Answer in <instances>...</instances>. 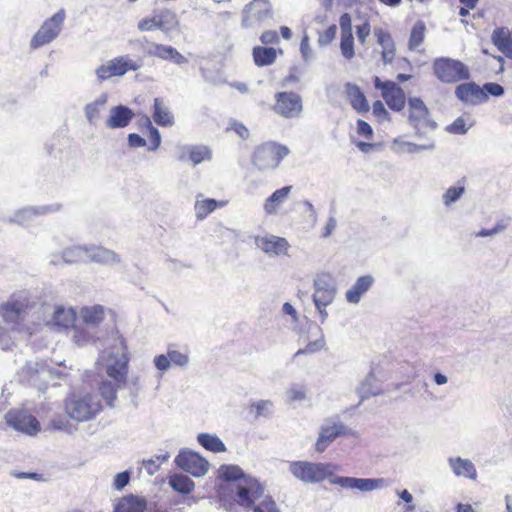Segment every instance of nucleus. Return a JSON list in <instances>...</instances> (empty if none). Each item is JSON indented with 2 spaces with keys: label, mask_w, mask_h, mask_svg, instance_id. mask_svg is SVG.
Wrapping results in <instances>:
<instances>
[{
  "label": "nucleus",
  "mask_w": 512,
  "mask_h": 512,
  "mask_svg": "<svg viewBox=\"0 0 512 512\" xmlns=\"http://www.w3.org/2000/svg\"><path fill=\"white\" fill-rule=\"evenodd\" d=\"M146 501L143 498L130 495L122 498L115 506L113 512H143L146 509Z\"/></svg>",
  "instance_id": "39"
},
{
  "label": "nucleus",
  "mask_w": 512,
  "mask_h": 512,
  "mask_svg": "<svg viewBox=\"0 0 512 512\" xmlns=\"http://www.w3.org/2000/svg\"><path fill=\"white\" fill-rule=\"evenodd\" d=\"M382 97L388 107L394 111H401L405 106V93L395 82L383 93Z\"/></svg>",
  "instance_id": "32"
},
{
  "label": "nucleus",
  "mask_w": 512,
  "mask_h": 512,
  "mask_svg": "<svg viewBox=\"0 0 512 512\" xmlns=\"http://www.w3.org/2000/svg\"><path fill=\"white\" fill-rule=\"evenodd\" d=\"M273 17V10L268 0H253L242 11V26L255 28Z\"/></svg>",
  "instance_id": "10"
},
{
  "label": "nucleus",
  "mask_w": 512,
  "mask_h": 512,
  "mask_svg": "<svg viewBox=\"0 0 512 512\" xmlns=\"http://www.w3.org/2000/svg\"><path fill=\"white\" fill-rule=\"evenodd\" d=\"M465 193L464 186H452L449 187L446 192L442 195L443 204L446 207L451 206L457 202Z\"/></svg>",
  "instance_id": "52"
},
{
  "label": "nucleus",
  "mask_w": 512,
  "mask_h": 512,
  "mask_svg": "<svg viewBox=\"0 0 512 512\" xmlns=\"http://www.w3.org/2000/svg\"><path fill=\"white\" fill-rule=\"evenodd\" d=\"M219 477L228 482L236 481L235 485V501L238 504L239 487L246 482L247 479L257 480L256 478L246 475L238 465H222L219 468Z\"/></svg>",
  "instance_id": "24"
},
{
  "label": "nucleus",
  "mask_w": 512,
  "mask_h": 512,
  "mask_svg": "<svg viewBox=\"0 0 512 512\" xmlns=\"http://www.w3.org/2000/svg\"><path fill=\"white\" fill-rule=\"evenodd\" d=\"M108 102V94L101 93L95 100L87 103L83 108L85 119L90 125H96L100 119L101 112Z\"/></svg>",
  "instance_id": "29"
},
{
  "label": "nucleus",
  "mask_w": 512,
  "mask_h": 512,
  "mask_svg": "<svg viewBox=\"0 0 512 512\" xmlns=\"http://www.w3.org/2000/svg\"><path fill=\"white\" fill-rule=\"evenodd\" d=\"M336 31H337L336 25H331L330 27H328L324 31V33L322 35H320V37L318 39L319 45L324 46V45L329 44L335 38Z\"/></svg>",
  "instance_id": "64"
},
{
  "label": "nucleus",
  "mask_w": 512,
  "mask_h": 512,
  "mask_svg": "<svg viewBox=\"0 0 512 512\" xmlns=\"http://www.w3.org/2000/svg\"><path fill=\"white\" fill-rule=\"evenodd\" d=\"M374 35L377 39V43L382 47V50H390L396 48L395 42L388 31L382 29L381 27H375Z\"/></svg>",
  "instance_id": "51"
},
{
  "label": "nucleus",
  "mask_w": 512,
  "mask_h": 512,
  "mask_svg": "<svg viewBox=\"0 0 512 512\" xmlns=\"http://www.w3.org/2000/svg\"><path fill=\"white\" fill-rule=\"evenodd\" d=\"M340 436L341 432L338 430L337 422H327L323 424L320 427L319 436L315 443V450L319 453L324 452L327 447Z\"/></svg>",
  "instance_id": "27"
},
{
  "label": "nucleus",
  "mask_w": 512,
  "mask_h": 512,
  "mask_svg": "<svg viewBox=\"0 0 512 512\" xmlns=\"http://www.w3.org/2000/svg\"><path fill=\"white\" fill-rule=\"evenodd\" d=\"M340 49L343 57L350 60L354 57V38L353 34L341 35Z\"/></svg>",
  "instance_id": "54"
},
{
  "label": "nucleus",
  "mask_w": 512,
  "mask_h": 512,
  "mask_svg": "<svg viewBox=\"0 0 512 512\" xmlns=\"http://www.w3.org/2000/svg\"><path fill=\"white\" fill-rule=\"evenodd\" d=\"M62 209V204L52 203L49 205L26 206L21 208L7 218L8 223H16L18 225H26L33 221L36 217L45 216L48 214L59 212Z\"/></svg>",
  "instance_id": "15"
},
{
  "label": "nucleus",
  "mask_w": 512,
  "mask_h": 512,
  "mask_svg": "<svg viewBox=\"0 0 512 512\" xmlns=\"http://www.w3.org/2000/svg\"><path fill=\"white\" fill-rule=\"evenodd\" d=\"M273 110L284 118H297L301 115L303 104L301 96L295 92H278L274 96Z\"/></svg>",
  "instance_id": "11"
},
{
  "label": "nucleus",
  "mask_w": 512,
  "mask_h": 512,
  "mask_svg": "<svg viewBox=\"0 0 512 512\" xmlns=\"http://www.w3.org/2000/svg\"><path fill=\"white\" fill-rule=\"evenodd\" d=\"M155 17L158 29H160L164 34L170 35L172 32L178 30L179 21L177 15L173 11L165 9L155 13Z\"/></svg>",
  "instance_id": "33"
},
{
  "label": "nucleus",
  "mask_w": 512,
  "mask_h": 512,
  "mask_svg": "<svg viewBox=\"0 0 512 512\" xmlns=\"http://www.w3.org/2000/svg\"><path fill=\"white\" fill-rule=\"evenodd\" d=\"M455 96L465 104L477 105L487 101V93L475 82H465L455 88Z\"/></svg>",
  "instance_id": "19"
},
{
  "label": "nucleus",
  "mask_w": 512,
  "mask_h": 512,
  "mask_svg": "<svg viewBox=\"0 0 512 512\" xmlns=\"http://www.w3.org/2000/svg\"><path fill=\"white\" fill-rule=\"evenodd\" d=\"M95 74L99 81H104L115 76L117 77L114 65L111 63V60L97 67Z\"/></svg>",
  "instance_id": "55"
},
{
  "label": "nucleus",
  "mask_w": 512,
  "mask_h": 512,
  "mask_svg": "<svg viewBox=\"0 0 512 512\" xmlns=\"http://www.w3.org/2000/svg\"><path fill=\"white\" fill-rule=\"evenodd\" d=\"M76 316L72 309L58 307L55 309L52 322L58 327L68 328L75 322Z\"/></svg>",
  "instance_id": "44"
},
{
  "label": "nucleus",
  "mask_w": 512,
  "mask_h": 512,
  "mask_svg": "<svg viewBox=\"0 0 512 512\" xmlns=\"http://www.w3.org/2000/svg\"><path fill=\"white\" fill-rule=\"evenodd\" d=\"M153 363H154L156 369L162 373L168 371L171 367L170 359H169L167 353L156 355L154 357Z\"/></svg>",
  "instance_id": "60"
},
{
  "label": "nucleus",
  "mask_w": 512,
  "mask_h": 512,
  "mask_svg": "<svg viewBox=\"0 0 512 512\" xmlns=\"http://www.w3.org/2000/svg\"><path fill=\"white\" fill-rule=\"evenodd\" d=\"M102 409L101 401L97 395L72 394L65 401V412L70 419L76 422L92 420Z\"/></svg>",
  "instance_id": "4"
},
{
  "label": "nucleus",
  "mask_w": 512,
  "mask_h": 512,
  "mask_svg": "<svg viewBox=\"0 0 512 512\" xmlns=\"http://www.w3.org/2000/svg\"><path fill=\"white\" fill-rule=\"evenodd\" d=\"M448 464L457 477H466L472 480L477 477L475 465L469 459L450 457L448 458Z\"/></svg>",
  "instance_id": "30"
},
{
  "label": "nucleus",
  "mask_w": 512,
  "mask_h": 512,
  "mask_svg": "<svg viewBox=\"0 0 512 512\" xmlns=\"http://www.w3.org/2000/svg\"><path fill=\"white\" fill-rule=\"evenodd\" d=\"M357 132L360 136L367 139H371L373 137V129L371 125L362 119L357 120Z\"/></svg>",
  "instance_id": "63"
},
{
  "label": "nucleus",
  "mask_w": 512,
  "mask_h": 512,
  "mask_svg": "<svg viewBox=\"0 0 512 512\" xmlns=\"http://www.w3.org/2000/svg\"><path fill=\"white\" fill-rule=\"evenodd\" d=\"M374 283V277L369 274L357 278L355 283L346 291L345 297L347 302L352 304L359 303L362 296L369 291Z\"/></svg>",
  "instance_id": "25"
},
{
  "label": "nucleus",
  "mask_w": 512,
  "mask_h": 512,
  "mask_svg": "<svg viewBox=\"0 0 512 512\" xmlns=\"http://www.w3.org/2000/svg\"><path fill=\"white\" fill-rule=\"evenodd\" d=\"M117 77L125 75L128 71H137L142 67V61L132 60L128 55L111 59Z\"/></svg>",
  "instance_id": "40"
},
{
  "label": "nucleus",
  "mask_w": 512,
  "mask_h": 512,
  "mask_svg": "<svg viewBox=\"0 0 512 512\" xmlns=\"http://www.w3.org/2000/svg\"><path fill=\"white\" fill-rule=\"evenodd\" d=\"M175 464L194 477L204 476L209 469V462L190 449H182L175 458Z\"/></svg>",
  "instance_id": "12"
},
{
  "label": "nucleus",
  "mask_w": 512,
  "mask_h": 512,
  "mask_svg": "<svg viewBox=\"0 0 512 512\" xmlns=\"http://www.w3.org/2000/svg\"><path fill=\"white\" fill-rule=\"evenodd\" d=\"M426 35V25L422 20H418L413 25L409 40L408 48L412 51H418L419 47L423 44Z\"/></svg>",
  "instance_id": "43"
},
{
  "label": "nucleus",
  "mask_w": 512,
  "mask_h": 512,
  "mask_svg": "<svg viewBox=\"0 0 512 512\" xmlns=\"http://www.w3.org/2000/svg\"><path fill=\"white\" fill-rule=\"evenodd\" d=\"M7 424L16 431L34 435L39 432L40 425L35 417L22 411H9L5 414Z\"/></svg>",
  "instance_id": "17"
},
{
  "label": "nucleus",
  "mask_w": 512,
  "mask_h": 512,
  "mask_svg": "<svg viewBox=\"0 0 512 512\" xmlns=\"http://www.w3.org/2000/svg\"><path fill=\"white\" fill-rule=\"evenodd\" d=\"M371 33V26L368 21H365L362 25L356 26L357 39L361 44H365L367 37Z\"/></svg>",
  "instance_id": "62"
},
{
  "label": "nucleus",
  "mask_w": 512,
  "mask_h": 512,
  "mask_svg": "<svg viewBox=\"0 0 512 512\" xmlns=\"http://www.w3.org/2000/svg\"><path fill=\"white\" fill-rule=\"evenodd\" d=\"M66 17L64 9H60L50 18L45 20L30 40V48L35 50L54 41L62 31Z\"/></svg>",
  "instance_id": "9"
},
{
  "label": "nucleus",
  "mask_w": 512,
  "mask_h": 512,
  "mask_svg": "<svg viewBox=\"0 0 512 512\" xmlns=\"http://www.w3.org/2000/svg\"><path fill=\"white\" fill-rule=\"evenodd\" d=\"M288 154V147L276 142H267L255 148L252 164L260 171L275 169Z\"/></svg>",
  "instance_id": "7"
},
{
  "label": "nucleus",
  "mask_w": 512,
  "mask_h": 512,
  "mask_svg": "<svg viewBox=\"0 0 512 512\" xmlns=\"http://www.w3.org/2000/svg\"><path fill=\"white\" fill-rule=\"evenodd\" d=\"M435 77L442 83L453 84L470 79L469 67L458 59L438 57L432 62Z\"/></svg>",
  "instance_id": "5"
},
{
  "label": "nucleus",
  "mask_w": 512,
  "mask_h": 512,
  "mask_svg": "<svg viewBox=\"0 0 512 512\" xmlns=\"http://www.w3.org/2000/svg\"><path fill=\"white\" fill-rule=\"evenodd\" d=\"M344 92L350 105L357 113L363 114L370 110L367 98L358 85L347 82L344 85Z\"/></svg>",
  "instance_id": "23"
},
{
  "label": "nucleus",
  "mask_w": 512,
  "mask_h": 512,
  "mask_svg": "<svg viewBox=\"0 0 512 512\" xmlns=\"http://www.w3.org/2000/svg\"><path fill=\"white\" fill-rule=\"evenodd\" d=\"M273 402L270 400H260L253 402L250 406V413L255 410V418L270 417L273 413Z\"/></svg>",
  "instance_id": "50"
},
{
  "label": "nucleus",
  "mask_w": 512,
  "mask_h": 512,
  "mask_svg": "<svg viewBox=\"0 0 512 512\" xmlns=\"http://www.w3.org/2000/svg\"><path fill=\"white\" fill-rule=\"evenodd\" d=\"M408 121L414 128L417 137H425L437 128V123L431 118L426 104L419 97L408 99Z\"/></svg>",
  "instance_id": "8"
},
{
  "label": "nucleus",
  "mask_w": 512,
  "mask_h": 512,
  "mask_svg": "<svg viewBox=\"0 0 512 512\" xmlns=\"http://www.w3.org/2000/svg\"><path fill=\"white\" fill-rule=\"evenodd\" d=\"M171 488L181 494H189L194 489V482L188 476L174 474L169 479Z\"/></svg>",
  "instance_id": "45"
},
{
  "label": "nucleus",
  "mask_w": 512,
  "mask_h": 512,
  "mask_svg": "<svg viewBox=\"0 0 512 512\" xmlns=\"http://www.w3.org/2000/svg\"><path fill=\"white\" fill-rule=\"evenodd\" d=\"M255 245L269 257L285 255L290 248L288 241L275 235L255 236Z\"/></svg>",
  "instance_id": "18"
},
{
  "label": "nucleus",
  "mask_w": 512,
  "mask_h": 512,
  "mask_svg": "<svg viewBox=\"0 0 512 512\" xmlns=\"http://www.w3.org/2000/svg\"><path fill=\"white\" fill-rule=\"evenodd\" d=\"M27 369L31 375L32 381H35L34 377H38L43 383H47L49 379L60 375V372L54 368H50L45 363L30 362L27 364Z\"/></svg>",
  "instance_id": "35"
},
{
  "label": "nucleus",
  "mask_w": 512,
  "mask_h": 512,
  "mask_svg": "<svg viewBox=\"0 0 512 512\" xmlns=\"http://www.w3.org/2000/svg\"><path fill=\"white\" fill-rule=\"evenodd\" d=\"M252 54L255 64L259 67L273 64L277 57L273 47L256 46L253 48Z\"/></svg>",
  "instance_id": "41"
},
{
  "label": "nucleus",
  "mask_w": 512,
  "mask_h": 512,
  "mask_svg": "<svg viewBox=\"0 0 512 512\" xmlns=\"http://www.w3.org/2000/svg\"><path fill=\"white\" fill-rule=\"evenodd\" d=\"M63 261L66 264H75L80 262H87V245H74L65 248L61 256L54 255L51 263L57 265Z\"/></svg>",
  "instance_id": "26"
},
{
  "label": "nucleus",
  "mask_w": 512,
  "mask_h": 512,
  "mask_svg": "<svg viewBox=\"0 0 512 512\" xmlns=\"http://www.w3.org/2000/svg\"><path fill=\"white\" fill-rule=\"evenodd\" d=\"M293 187L284 186L280 189L275 190L265 201L263 209L266 215H276L279 212V208L288 199Z\"/></svg>",
  "instance_id": "28"
},
{
  "label": "nucleus",
  "mask_w": 512,
  "mask_h": 512,
  "mask_svg": "<svg viewBox=\"0 0 512 512\" xmlns=\"http://www.w3.org/2000/svg\"><path fill=\"white\" fill-rule=\"evenodd\" d=\"M167 355L170 359L171 365H175L178 367H186L189 363V356L185 353H182L178 350L168 349Z\"/></svg>",
  "instance_id": "56"
},
{
  "label": "nucleus",
  "mask_w": 512,
  "mask_h": 512,
  "mask_svg": "<svg viewBox=\"0 0 512 512\" xmlns=\"http://www.w3.org/2000/svg\"><path fill=\"white\" fill-rule=\"evenodd\" d=\"M315 327H316V329L318 331L319 337L316 340H314V341H310L306 345V347L304 349H299L295 353V356H298V355H301V354L316 353V352L320 351L321 349H323L325 347L326 341H325L322 329L318 325H315Z\"/></svg>",
  "instance_id": "48"
},
{
  "label": "nucleus",
  "mask_w": 512,
  "mask_h": 512,
  "mask_svg": "<svg viewBox=\"0 0 512 512\" xmlns=\"http://www.w3.org/2000/svg\"><path fill=\"white\" fill-rule=\"evenodd\" d=\"M285 395L288 403L302 402L306 399V390L299 384H293L287 389Z\"/></svg>",
  "instance_id": "53"
},
{
  "label": "nucleus",
  "mask_w": 512,
  "mask_h": 512,
  "mask_svg": "<svg viewBox=\"0 0 512 512\" xmlns=\"http://www.w3.org/2000/svg\"><path fill=\"white\" fill-rule=\"evenodd\" d=\"M87 262L112 266L121 262L120 256L113 250L103 246L87 245Z\"/></svg>",
  "instance_id": "21"
},
{
  "label": "nucleus",
  "mask_w": 512,
  "mask_h": 512,
  "mask_svg": "<svg viewBox=\"0 0 512 512\" xmlns=\"http://www.w3.org/2000/svg\"><path fill=\"white\" fill-rule=\"evenodd\" d=\"M313 302L315 307L330 305L336 296L334 279L328 273L317 274L313 281Z\"/></svg>",
  "instance_id": "13"
},
{
  "label": "nucleus",
  "mask_w": 512,
  "mask_h": 512,
  "mask_svg": "<svg viewBox=\"0 0 512 512\" xmlns=\"http://www.w3.org/2000/svg\"><path fill=\"white\" fill-rule=\"evenodd\" d=\"M435 149V143L433 140H428L424 144H415L409 141H404L401 138L394 139L392 143V150L396 153L403 154H414L421 151H432Z\"/></svg>",
  "instance_id": "31"
},
{
  "label": "nucleus",
  "mask_w": 512,
  "mask_h": 512,
  "mask_svg": "<svg viewBox=\"0 0 512 512\" xmlns=\"http://www.w3.org/2000/svg\"><path fill=\"white\" fill-rule=\"evenodd\" d=\"M138 42L149 57L169 60L178 65L187 63V58L172 46L150 42L146 38L140 39Z\"/></svg>",
  "instance_id": "14"
},
{
  "label": "nucleus",
  "mask_w": 512,
  "mask_h": 512,
  "mask_svg": "<svg viewBox=\"0 0 512 512\" xmlns=\"http://www.w3.org/2000/svg\"><path fill=\"white\" fill-rule=\"evenodd\" d=\"M361 401L381 394L382 390L373 372H370L357 388Z\"/></svg>",
  "instance_id": "36"
},
{
  "label": "nucleus",
  "mask_w": 512,
  "mask_h": 512,
  "mask_svg": "<svg viewBox=\"0 0 512 512\" xmlns=\"http://www.w3.org/2000/svg\"><path fill=\"white\" fill-rule=\"evenodd\" d=\"M468 127H466V123H465V120L463 119V117H458L457 119L454 120V122L452 124H450L449 126H447L446 130L451 133V134H455V135H464L468 132Z\"/></svg>",
  "instance_id": "58"
},
{
  "label": "nucleus",
  "mask_w": 512,
  "mask_h": 512,
  "mask_svg": "<svg viewBox=\"0 0 512 512\" xmlns=\"http://www.w3.org/2000/svg\"><path fill=\"white\" fill-rule=\"evenodd\" d=\"M153 108V119L158 125L167 127L174 124V116L162 99L155 98Z\"/></svg>",
  "instance_id": "38"
},
{
  "label": "nucleus",
  "mask_w": 512,
  "mask_h": 512,
  "mask_svg": "<svg viewBox=\"0 0 512 512\" xmlns=\"http://www.w3.org/2000/svg\"><path fill=\"white\" fill-rule=\"evenodd\" d=\"M330 483L333 485H338L342 488L357 489L362 492L381 489L385 486V480L382 478L374 479L337 476L330 479Z\"/></svg>",
  "instance_id": "16"
},
{
  "label": "nucleus",
  "mask_w": 512,
  "mask_h": 512,
  "mask_svg": "<svg viewBox=\"0 0 512 512\" xmlns=\"http://www.w3.org/2000/svg\"><path fill=\"white\" fill-rule=\"evenodd\" d=\"M336 470L331 463L294 461L289 465L290 473L305 484L320 483L332 476Z\"/></svg>",
  "instance_id": "6"
},
{
  "label": "nucleus",
  "mask_w": 512,
  "mask_h": 512,
  "mask_svg": "<svg viewBox=\"0 0 512 512\" xmlns=\"http://www.w3.org/2000/svg\"><path fill=\"white\" fill-rule=\"evenodd\" d=\"M217 206L218 202L215 199H197L194 206L196 218L198 220H203L208 214L213 212L217 208Z\"/></svg>",
  "instance_id": "46"
},
{
  "label": "nucleus",
  "mask_w": 512,
  "mask_h": 512,
  "mask_svg": "<svg viewBox=\"0 0 512 512\" xmlns=\"http://www.w3.org/2000/svg\"><path fill=\"white\" fill-rule=\"evenodd\" d=\"M491 39L499 51H501L506 57L512 59V38L508 30L505 28L495 29L492 33Z\"/></svg>",
  "instance_id": "34"
},
{
  "label": "nucleus",
  "mask_w": 512,
  "mask_h": 512,
  "mask_svg": "<svg viewBox=\"0 0 512 512\" xmlns=\"http://www.w3.org/2000/svg\"><path fill=\"white\" fill-rule=\"evenodd\" d=\"M32 307L30 292H14L9 299L0 304V349L7 350L12 344V334L25 319Z\"/></svg>",
  "instance_id": "1"
},
{
  "label": "nucleus",
  "mask_w": 512,
  "mask_h": 512,
  "mask_svg": "<svg viewBox=\"0 0 512 512\" xmlns=\"http://www.w3.org/2000/svg\"><path fill=\"white\" fill-rule=\"evenodd\" d=\"M177 158L179 161H191L194 165H198L211 159V151L204 145H184L178 148Z\"/></svg>",
  "instance_id": "22"
},
{
  "label": "nucleus",
  "mask_w": 512,
  "mask_h": 512,
  "mask_svg": "<svg viewBox=\"0 0 512 512\" xmlns=\"http://www.w3.org/2000/svg\"><path fill=\"white\" fill-rule=\"evenodd\" d=\"M135 114L128 106L119 104L110 108L109 116L105 126L110 129H121L127 127L133 120Z\"/></svg>",
  "instance_id": "20"
},
{
  "label": "nucleus",
  "mask_w": 512,
  "mask_h": 512,
  "mask_svg": "<svg viewBox=\"0 0 512 512\" xmlns=\"http://www.w3.org/2000/svg\"><path fill=\"white\" fill-rule=\"evenodd\" d=\"M105 310L101 305H95L92 307H83L80 312V316L83 323L91 328H95L104 320Z\"/></svg>",
  "instance_id": "37"
},
{
  "label": "nucleus",
  "mask_w": 512,
  "mask_h": 512,
  "mask_svg": "<svg viewBox=\"0 0 512 512\" xmlns=\"http://www.w3.org/2000/svg\"><path fill=\"white\" fill-rule=\"evenodd\" d=\"M137 28L141 32L154 31V30L158 29V25H157V20H156L155 14L151 18H143V19H141L138 22V24H137Z\"/></svg>",
  "instance_id": "61"
},
{
  "label": "nucleus",
  "mask_w": 512,
  "mask_h": 512,
  "mask_svg": "<svg viewBox=\"0 0 512 512\" xmlns=\"http://www.w3.org/2000/svg\"><path fill=\"white\" fill-rule=\"evenodd\" d=\"M92 329L91 327H81V326H75L74 327V335L73 339L76 344L82 346L89 344L91 342L95 341V334L94 332L90 331Z\"/></svg>",
  "instance_id": "49"
},
{
  "label": "nucleus",
  "mask_w": 512,
  "mask_h": 512,
  "mask_svg": "<svg viewBox=\"0 0 512 512\" xmlns=\"http://www.w3.org/2000/svg\"><path fill=\"white\" fill-rule=\"evenodd\" d=\"M121 383H112L111 381H103L99 387L101 397L106 401L107 405L112 407L116 399L117 389Z\"/></svg>",
  "instance_id": "47"
},
{
  "label": "nucleus",
  "mask_w": 512,
  "mask_h": 512,
  "mask_svg": "<svg viewBox=\"0 0 512 512\" xmlns=\"http://www.w3.org/2000/svg\"><path fill=\"white\" fill-rule=\"evenodd\" d=\"M97 363L101 365L106 374L116 383H125L128 373L129 357L123 339L101 352Z\"/></svg>",
  "instance_id": "3"
},
{
  "label": "nucleus",
  "mask_w": 512,
  "mask_h": 512,
  "mask_svg": "<svg viewBox=\"0 0 512 512\" xmlns=\"http://www.w3.org/2000/svg\"><path fill=\"white\" fill-rule=\"evenodd\" d=\"M482 89L485 93H487V99L489 98V95L494 97H500L504 94L505 90L504 87L498 83L494 82H487L482 86Z\"/></svg>",
  "instance_id": "59"
},
{
  "label": "nucleus",
  "mask_w": 512,
  "mask_h": 512,
  "mask_svg": "<svg viewBox=\"0 0 512 512\" xmlns=\"http://www.w3.org/2000/svg\"><path fill=\"white\" fill-rule=\"evenodd\" d=\"M238 505L246 511L279 512L275 501L265 494L264 487L258 480L247 479L239 487Z\"/></svg>",
  "instance_id": "2"
},
{
  "label": "nucleus",
  "mask_w": 512,
  "mask_h": 512,
  "mask_svg": "<svg viewBox=\"0 0 512 512\" xmlns=\"http://www.w3.org/2000/svg\"><path fill=\"white\" fill-rule=\"evenodd\" d=\"M145 122L149 128V137H150V141L152 143V146L149 147L150 150L152 151H155L159 148L160 144H161V135H160V132L157 128H155L153 125H152V122L150 120L149 117H145Z\"/></svg>",
  "instance_id": "57"
},
{
  "label": "nucleus",
  "mask_w": 512,
  "mask_h": 512,
  "mask_svg": "<svg viewBox=\"0 0 512 512\" xmlns=\"http://www.w3.org/2000/svg\"><path fill=\"white\" fill-rule=\"evenodd\" d=\"M197 441L202 447L213 453H220L226 451L225 444L215 434L200 433L197 436Z\"/></svg>",
  "instance_id": "42"
}]
</instances>
